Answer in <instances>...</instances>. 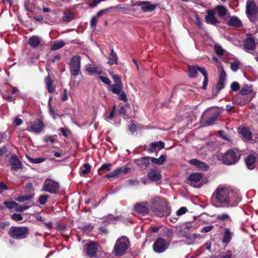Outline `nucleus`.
<instances>
[{"instance_id": "f257e3e1", "label": "nucleus", "mask_w": 258, "mask_h": 258, "mask_svg": "<svg viewBox=\"0 0 258 258\" xmlns=\"http://www.w3.org/2000/svg\"><path fill=\"white\" fill-rule=\"evenodd\" d=\"M211 201L213 205L216 206V204H220V206L224 207L237 206L239 202L238 198H236L235 201L232 202V200L229 196V191L225 187L219 186L213 192ZM218 207V206H217Z\"/></svg>"}, {"instance_id": "f03ea898", "label": "nucleus", "mask_w": 258, "mask_h": 258, "mask_svg": "<svg viewBox=\"0 0 258 258\" xmlns=\"http://www.w3.org/2000/svg\"><path fill=\"white\" fill-rule=\"evenodd\" d=\"M151 208L154 215L159 217H167L171 211V207L168 206L166 200L159 197L152 200Z\"/></svg>"}, {"instance_id": "7ed1b4c3", "label": "nucleus", "mask_w": 258, "mask_h": 258, "mask_svg": "<svg viewBox=\"0 0 258 258\" xmlns=\"http://www.w3.org/2000/svg\"><path fill=\"white\" fill-rule=\"evenodd\" d=\"M167 159L166 154H162L159 158L145 156L139 159H135V163L141 169H146L150 164L151 161L153 164L158 165H162Z\"/></svg>"}, {"instance_id": "20e7f679", "label": "nucleus", "mask_w": 258, "mask_h": 258, "mask_svg": "<svg viewBox=\"0 0 258 258\" xmlns=\"http://www.w3.org/2000/svg\"><path fill=\"white\" fill-rule=\"evenodd\" d=\"M223 109L218 107H212L206 109L202 116V119L205 125H211L218 120L222 113Z\"/></svg>"}, {"instance_id": "39448f33", "label": "nucleus", "mask_w": 258, "mask_h": 258, "mask_svg": "<svg viewBox=\"0 0 258 258\" xmlns=\"http://www.w3.org/2000/svg\"><path fill=\"white\" fill-rule=\"evenodd\" d=\"M229 149L223 154L221 156V161L227 165L235 164L240 159V154L238 150Z\"/></svg>"}, {"instance_id": "423d86ee", "label": "nucleus", "mask_w": 258, "mask_h": 258, "mask_svg": "<svg viewBox=\"0 0 258 258\" xmlns=\"http://www.w3.org/2000/svg\"><path fill=\"white\" fill-rule=\"evenodd\" d=\"M199 71L204 76V81L203 83L202 89L206 90L208 83V73L204 67H200L198 66L188 67V74L190 78H194L197 77L198 72Z\"/></svg>"}, {"instance_id": "0eeeda50", "label": "nucleus", "mask_w": 258, "mask_h": 258, "mask_svg": "<svg viewBox=\"0 0 258 258\" xmlns=\"http://www.w3.org/2000/svg\"><path fill=\"white\" fill-rule=\"evenodd\" d=\"M245 13L251 22L256 23L258 20V8L254 0L247 1Z\"/></svg>"}, {"instance_id": "6e6552de", "label": "nucleus", "mask_w": 258, "mask_h": 258, "mask_svg": "<svg viewBox=\"0 0 258 258\" xmlns=\"http://www.w3.org/2000/svg\"><path fill=\"white\" fill-rule=\"evenodd\" d=\"M9 235L16 239H22L26 238L29 234V229L26 226H12L9 232Z\"/></svg>"}, {"instance_id": "1a4fd4ad", "label": "nucleus", "mask_w": 258, "mask_h": 258, "mask_svg": "<svg viewBox=\"0 0 258 258\" xmlns=\"http://www.w3.org/2000/svg\"><path fill=\"white\" fill-rule=\"evenodd\" d=\"M99 246L97 241L89 240L85 244L83 251L89 258H97Z\"/></svg>"}, {"instance_id": "9d476101", "label": "nucleus", "mask_w": 258, "mask_h": 258, "mask_svg": "<svg viewBox=\"0 0 258 258\" xmlns=\"http://www.w3.org/2000/svg\"><path fill=\"white\" fill-rule=\"evenodd\" d=\"M125 237H121L117 239L114 245L113 251L116 256H121L127 249V241Z\"/></svg>"}, {"instance_id": "9b49d317", "label": "nucleus", "mask_w": 258, "mask_h": 258, "mask_svg": "<svg viewBox=\"0 0 258 258\" xmlns=\"http://www.w3.org/2000/svg\"><path fill=\"white\" fill-rule=\"evenodd\" d=\"M69 66L72 76L76 77L81 74V57L79 55L73 56L70 61Z\"/></svg>"}, {"instance_id": "f8f14e48", "label": "nucleus", "mask_w": 258, "mask_h": 258, "mask_svg": "<svg viewBox=\"0 0 258 258\" xmlns=\"http://www.w3.org/2000/svg\"><path fill=\"white\" fill-rule=\"evenodd\" d=\"M112 78L114 82V84L111 85L108 90L111 91L113 94L119 95L122 91L123 84L119 76L113 75Z\"/></svg>"}, {"instance_id": "ddd939ff", "label": "nucleus", "mask_w": 258, "mask_h": 258, "mask_svg": "<svg viewBox=\"0 0 258 258\" xmlns=\"http://www.w3.org/2000/svg\"><path fill=\"white\" fill-rule=\"evenodd\" d=\"M58 189L59 184L57 182L49 179H46L43 185L42 190L50 194H56Z\"/></svg>"}, {"instance_id": "4468645a", "label": "nucleus", "mask_w": 258, "mask_h": 258, "mask_svg": "<svg viewBox=\"0 0 258 258\" xmlns=\"http://www.w3.org/2000/svg\"><path fill=\"white\" fill-rule=\"evenodd\" d=\"M168 247L166 241L162 237L158 238L153 245V249L156 253L164 252Z\"/></svg>"}, {"instance_id": "2eb2a0df", "label": "nucleus", "mask_w": 258, "mask_h": 258, "mask_svg": "<svg viewBox=\"0 0 258 258\" xmlns=\"http://www.w3.org/2000/svg\"><path fill=\"white\" fill-rule=\"evenodd\" d=\"M44 127V122L42 120L37 119L35 121L30 122V126L27 128L26 130L35 133H39L43 130Z\"/></svg>"}, {"instance_id": "dca6fc26", "label": "nucleus", "mask_w": 258, "mask_h": 258, "mask_svg": "<svg viewBox=\"0 0 258 258\" xmlns=\"http://www.w3.org/2000/svg\"><path fill=\"white\" fill-rule=\"evenodd\" d=\"M243 47L245 51L248 50L253 51L256 48V44L254 38L252 37V35L248 34L246 37L243 41Z\"/></svg>"}, {"instance_id": "f3484780", "label": "nucleus", "mask_w": 258, "mask_h": 258, "mask_svg": "<svg viewBox=\"0 0 258 258\" xmlns=\"http://www.w3.org/2000/svg\"><path fill=\"white\" fill-rule=\"evenodd\" d=\"M207 15L205 16L206 22L207 24L215 25L219 24L220 22L215 17V10L213 9L208 10Z\"/></svg>"}, {"instance_id": "a211bd4d", "label": "nucleus", "mask_w": 258, "mask_h": 258, "mask_svg": "<svg viewBox=\"0 0 258 258\" xmlns=\"http://www.w3.org/2000/svg\"><path fill=\"white\" fill-rule=\"evenodd\" d=\"M252 100L250 97H246L244 95H242L240 94L236 95L233 98V102L234 104L243 106L249 103Z\"/></svg>"}, {"instance_id": "6ab92c4d", "label": "nucleus", "mask_w": 258, "mask_h": 258, "mask_svg": "<svg viewBox=\"0 0 258 258\" xmlns=\"http://www.w3.org/2000/svg\"><path fill=\"white\" fill-rule=\"evenodd\" d=\"M188 163L192 165L195 166L198 169L202 171H207L209 170V167L205 162L201 161L197 159H192L188 161Z\"/></svg>"}, {"instance_id": "aec40b11", "label": "nucleus", "mask_w": 258, "mask_h": 258, "mask_svg": "<svg viewBox=\"0 0 258 258\" xmlns=\"http://www.w3.org/2000/svg\"><path fill=\"white\" fill-rule=\"evenodd\" d=\"M147 176L150 180L153 182L159 181L162 175L160 171L156 169H151L147 173Z\"/></svg>"}, {"instance_id": "412c9836", "label": "nucleus", "mask_w": 258, "mask_h": 258, "mask_svg": "<svg viewBox=\"0 0 258 258\" xmlns=\"http://www.w3.org/2000/svg\"><path fill=\"white\" fill-rule=\"evenodd\" d=\"M130 170V168L127 166L124 167L123 168L122 167L118 168L104 176L105 178H115L117 177L121 173H127Z\"/></svg>"}, {"instance_id": "4be33fe9", "label": "nucleus", "mask_w": 258, "mask_h": 258, "mask_svg": "<svg viewBox=\"0 0 258 258\" xmlns=\"http://www.w3.org/2000/svg\"><path fill=\"white\" fill-rule=\"evenodd\" d=\"M12 170H17L22 168V163L15 154L12 155L9 160Z\"/></svg>"}, {"instance_id": "5701e85b", "label": "nucleus", "mask_w": 258, "mask_h": 258, "mask_svg": "<svg viewBox=\"0 0 258 258\" xmlns=\"http://www.w3.org/2000/svg\"><path fill=\"white\" fill-rule=\"evenodd\" d=\"M256 160V157L254 154L248 155L244 159L247 168L249 170L253 169L255 167Z\"/></svg>"}, {"instance_id": "b1692460", "label": "nucleus", "mask_w": 258, "mask_h": 258, "mask_svg": "<svg viewBox=\"0 0 258 258\" xmlns=\"http://www.w3.org/2000/svg\"><path fill=\"white\" fill-rule=\"evenodd\" d=\"M134 207L135 211L141 215L145 216L149 213V209L144 203H137Z\"/></svg>"}, {"instance_id": "393cba45", "label": "nucleus", "mask_w": 258, "mask_h": 258, "mask_svg": "<svg viewBox=\"0 0 258 258\" xmlns=\"http://www.w3.org/2000/svg\"><path fill=\"white\" fill-rule=\"evenodd\" d=\"M137 5L142 6L141 9L144 12H152L157 7L156 5L150 4L149 2L145 1L137 2Z\"/></svg>"}, {"instance_id": "a878e982", "label": "nucleus", "mask_w": 258, "mask_h": 258, "mask_svg": "<svg viewBox=\"0 0 258 258\" xmlns=\"http://www.w3.org/2000/svg\"><path fill=\"white\" fill-rule=\"evenodd\" d=\"M203 175L201 173H192L188 175L187 179L188 184H192L194 183H198L202 179Z\"/></svg>"}, {"instance_id": "bb28decb", "label": "nucleus", "mask_w": 258, "mask_h": 258, "mask_svg": "<svg viewBox=\"0 0 258 258\" xmlns=\"http://www.w3.org/2000/svg\"><path fill=\"white\" fill-rule=\"evenodd\" d=\"M227 24L229 26H233L236 28H240L242 26V23L236 16H233L230 17L229 20L227 22Z\"/></svg>"}, {"instance_id": "cd10ccee", "label": "nucleus", "mask_w": 258, "mask_h": 258, "mask_svg": "<svg viewBox=\"0 0 258 258\" xmlns=\"http://www.w3.org/2000/svg\"><path fill=\"white\" fill-rule=\"evenodd\" d=\"M165 144L163 142L159 141L158 142H153L150 144L148 151L150 153L154 152L156 149L161 150L164 148Z\"/></svg>"}, {"instance_id": "c85d7f7f", "label": "nucleus", "mask_w": 258, "mask_h": 258, "mask_svg": "<svg viewBox=\"0 0 258 258\" xmlns=\"http://www.w3.org/2000/svg\"><path fill=\"white\" fill-rule=\"evenodd\" d=\"M238 133L247 141H250L252 139V134L247 127H242L239 128Z\"/></svg>"}, {"instance_id": "c756f323", "label": "nucleus", "mask_w": 258, "mask_h": 258, "mask_svg": "<svg viewBox=\"0 0 258 258\" xmlns=\"http://www.w3.org/2000/svg\"><path fill=\"white\" fill-rule=\"evenodd\" d=\"M232 232L228 228H225L223 232V238L222 239V243L226 245L230 243L232 239Z\"/></svg>"}, {"instance_id": "7c9ffc66", "label": "nucleus", "mask_w": 258, "mask_h": 258, "mask_svg": "<svg viewBox=\"0 0 258 258\" xmlns=\"http://www.w3.org/2000/svg\"><path fill=\"white\" fill-rule=\"evenodd\" d=\"M45 83L47 91L50 93H53L54 91L55 88L53 85V81L49 76L45 77Z\"/></svg>"}, {"instance_id": "2f4dec72", "label": "nucleus", "mask_w": 258, "mask_h": 258, "mask_svg": "<svg viewBox=\"0 0 258 258\" xmlns=\"http://www.w3.org/2000/svg\"><path fill=\"white\" fill-rule=\"evenodd\" d=\"M41 42L40 38L37 36H33L29 38L28 43L33 48H36Z\"/></svg>"}, {"instance_id": "473e14b6", "label": "nucleus", "mask_w": 258, "mask_h": 258, "mask_svg": "<svg viewBox=\"0 0 258 258\" xmlns=\"http://www.w3.org/2000/svg\"><path fill=\"white\" fill-rule=\"evenodd\" d=\"M117 58L116 53L114 51L113 49L112 48L111 53L108 57V64L110 66H112L113 64H117Z\"/></svg>"}, {"instance_id": "72a5a7b5", "label": "nucleus", "mask_w": 258, "mask_h": 258, "mask_svg": "<svg viewBox=\"0 0 258 258\" xmlns=\"http://www.w3.org/2000/svg\"><path fill=\"white\" fill-rule=\"evenodd\" d=\"M215 10H216L218 16L222 18L225 17L228 12L227 9L222 5L217 6L215 7Z\"/></svg>"}, {"instance_id": "f704fd0d", "label": "nucleus", "mask_w": 258, "mask_h": 258, "mask_svg": "<svg viewBox=\"0 0 258 258\" xmlns=\"http://www.w3.org/2000/svg\"><path fill=\"white\" fill-rule=\"evenodd\" d=\"M65 45V43L62 40L54 41L50 46L51 50H56L63 47Z\"/></svg>"}, {"instance_id": "c9c22d12", "label": "nucleus", "mask_w": 258, "mask_h": 258, "mask_svg": "<svg viewBox=\"0 0 258 258\" xmlns=\"http://www.w3.org/2000/svg\"><path fill=\"white\" fill-rule=\"evenodd\" d=\"M252 89L251 86L244 85L240 90V94L242 95H246L251 94Z\"/></svg>"}, {"instance_id": "e433bc0d", "label": "nucleus", "mask_w": 258, "mask_h": 258, "mask_svg": "<svg viewBox=\"0 0 258 258\" xmlns=\"http://www.w3.org/2000/svg\"><path fill=\"white\" fill-rule=\"evenodd\" d=\"M112 165L110 163H105L103 164L98 169L99 174H102L103 172L109 171L111 170Z\"/></svg>"}, {"instance_id": "4c0bfd02", "label": "nucleus", "mask_w": 258, "mask_h": 258, "mask_svg": "<svg viewBox=\"0 0 258 258\" xmlns=\"http://www.w3.org/2000/svg\"><path fill=\"white\" fill-rule=\"evenodd\" d=\"M216 219L218 221H220V222H224L226 220L228 221L229 223H231L232 222V220L230 218V216H229L228 214L226 213H223L222 214H219L217 215Z\"/></svg>"}, {"instance_id": "58836bf2", "label": "nucleus", "mask_w": 258, "mask_h": 258, "mask_svg": "<svg viewBox=\"0 0 258 258\" xmlns=\"http://www.w3.org/2000/svg\"><path fill=\"white\" fill-rule=\"evenodd\" d=\"M49 113L50 115L54 119H56L57 117L60 116V115L55 112V109L51 106L50 102L48 103Z\"/></svg>"}, {"instance_id": "ea45409f", "label": "nucleus", "mask_w": 258, "mask_h": 258, "mask_svg": "<svg viewBox=\"0 0 258 258\" xmlns=\"http://www.w3.org/2000/svg\"><path fill=\"white\" fill-rule=\"evenodd\" d=\"M230 68L233 72L237 71L239 69L240 62L238 60L236 59L233 62H230Z\"/></svg>"}, {"instance_id": "a19ab883", "label": "nucleus", "mask_w": 258, "mask_h": 258, "mask_svg": "<svg viewBox=\"0 0 258 258\" xmlns=\"http://www.w3.org/2000/svg\"><path fill=\"white\" fill-rule=\"evenodd\" d=\"M74 18V16L73 13H70L68 14H65L62 18L63 22L66 23H69L73 20Z\"/></svg>"}, {"instance_id": "79ce46f5", "label": "nucleus", "mask_w": 258, "mask_h": 258, "mask_svg": "<svg viewBox=\"0 0 258 258\" xmlns=\"http://www.w3.org/2000/svg\"><path fill=\"white\" fill-rule=\"evenodd\" d=\"M214 51L216 54L219 56H222L224 52V50L218 44L215 45Z\"/></svg>"}, {"instance_id": "37998d69", "label": "nucleus", "mask_w": 258, "mask_h": 258, "mask_svg": "<svg viewBox=\"0 0 258 258\" xmlns=\"http://www.w3.org/2000/svg\"><path fill=\"white\" fill-rule=\"evenodd\" d=\"M33 198V195L28 196H20L17 199V201L19 202H24L26 201L31 200Z\"/></svg>"}, {"instance_id": "c03bdc74", "label": "nucleus", "mask_w": 258, "mask_h": 258, "mask_svg": "<svg viewBox=\"0 0 258 258\" xmlns=\"http://www.w3.org/2000/svg\"><path fill=\"white\" fill-rule=\"evenodd\" d=\"M83 167L85 168L84 169L81 170V174L83 175H86L89 173L91 171V166L89 164L86 163L83 165Z\"/></svg>"}, {"instance_id": "a18cd8bd", "label": "nucleus", "mask_w": 258, "mask_h": 258, "mask_svg": "<svg viewBox=\"0 0 258 258\" xmlns=\"http://www.w3.org/2000/svg\"><path fill=\"white\" fill-rule=\"evenodd\" d=\"M4 204L7 208L11 209L12 208H17L18 206V204L14 201L5 202Z\"/></svg>"}, {"instance_id": "49530a36", "label": "nucleus", "mask_w": 258, "mask_h": 258, "mask_svg": "<svg viewBox=\"0 0 258 258\" xmlns=\"http://www.w3.org/2000/svg\"><path fill=\"white\" fill-rule=\"evenodd\" d=\"M29 160L31 163H32L34 164H39V163L43 162L45 160V159L43 157L36 158H30L29 159Z\"/></svg>"}, {"instance_id": "de8ad7c7", "label": "nucleus", "mask_w": 258, "mask_h": 258, "mask_svg": "<svg viewBox=\"0 0 258 258\" xmlns=\"http://www.w3.org/2000/svg\"><path fill=\"white\" fill-rule=\"evenodd\" d=\"M49 198V196L47 195H42L39 196L38 199V202L41 205H44L48 198Z\"/></svg>"}, {"instance_id": "09e8293b", "label": "nucleus", "mask_w": 258, "mask_h": 258, "mask_svg": "<svg viewBox=\"0 0 258 258\" xmlns=\"http://www.w3.org/2000/svg\"><path fill=\"white\" fill-rule=\"evenodd\" d=\"M230 88L233 91L236 92L240 89V85L236 82H233L231 84Z\"/></svg>"}, {"instance_id": "8fccbe9b", "label": "nucleus", "mask_w": 258, "mask_h": 258, "mask_svg": "<svg viewBox=\"0 0 258 258\" xmlns=\"http://www.w3.org/2000/svg\"><path fill=\"white\" fill-rule=\"evenodd\" d=\"M11 218L13 220L15 221H20L23 220V218L22 216L19 214L14 213L11 216Z\"/></svg>"}, {"instance_id": "3c124183", "label": "nucleus", "mask_w": 258, "mask_h": 258, "mask_svg": "<svg viewBox=\"0 0 258 258\" xmlns=\"http://www.w3.org/2000/svg\"><path fill=\"white\" fill-rule=\"evenodd\" d=\"M98 78L104 84L109 85H111V81L107 77L100 76L98 77Z\"/></svg>"}, {"instance_id": "603ef678", "label": "nucleus", "mask_w": 258, "mask_h": 258, "mask_svg": "<svg viewBox=\"0 0 258 258\" xmlns=\"http://www.w3.org/2000/svg\"><path fill=\"white\" fill-rule=\"evenodd\" d=\"M98 18V17H97L96 15H95L92 17L90 22L91 27L93 28H95L96 27Z\"/></svg>"}, {"instance_id": "864d4df0", "label": "nucleus", "mask_w": 258, "mask_h": 258, "mask_svg": "<svg viewBox=\"0 0 258 258\" xmlns=\"http://www.w3.org/2000/svg\"><path fill=\"white\" fill-rule=\"evenodd\" d=\"M128 130L132 133H135L137 130V127L135 123H134L133 121H132L130 125H128Z\"/></svg>"}, {"instance_id": "5fc2aeb1", "label": "nucleus", "mask_w": 258, "mask_h": 258, "mask_svg": "<svg viewBox=\"0 0 258 258\" xmlns=\"http://www.w3.org/2000/svg\"><path fill=\"white\" fill-rule=\"evenodd\" d=\"M59 130L60 131L62 135L64 137H68L70 134V131L69 129H67V128L62 127L59 128Z\"/></svg>"}, {"instance_id": "6e6d98bb", "label": "nucleus", "mask_w": 258, "mask_h": 258, "mask_svg": "<svg viewBox=\"0 0 258 258\" xmlns=\"http://www.w3.org/2000/svg\"><path fill=\"white\" fill-rule=\"evenodd\" d=\"M119 95L118 99L119 100H122L124 102H126L128 100H127L126 95L124 91H122L120 92V93L119 94V95Z\"/></svg>"}, {"instance_id": "4d7b16f0", "label": "nucleus", "mask_w": 258, "mask_h": 258, "mask_svg": "<svg viewBox=\"0 0 258 258\" xmlns=\"http://www.w3.org/2000/svg\"><path fill=\"white\" fill-rule=\"evenodd\" d=\"M187 211V209L185 207H182L180 208L176 212V215L177 216H181L184 214Z\"/></svg>"}, {"instance_id": "13d9d810", "label": "nucleus", "mask_w": 258, "mask_h": 258, "mask_svg": "<svg viewBox=\"0 0 258 258\" xmlns=\"http://www.w3.org/2000/svg\"><path fill=\"white\" fill-rule=\"evenodd\" d=\"M87 71L90 73H97L98 75L102 73L101 71H97V68L95 67H89L87 68Z\"/></svg>"}, {"instance_id": "bf43d9fd", "label": "nucleus", "mask_w": 258, "mask_h": 258, "mask_svg": "<svg viewBox=\"0 0 258 258\" xmlns=\"http://www.w3.org/2000/svg\"><path fill=\"white\" fill-rule=\"evenodd\" d=\"M225 82L218 80L216 85V89L220 91L224 88Z\"/></svg>"}, {"instance_id": "052dcab7", "label": "nucleus", "mask_w": 258, "mask_h": 258, "mask_svg": "<svg viewBox=\"0 0 258 258\" xmlns=\"http://www.w3.org/2000/svg\"><path fill=\"white\" fill-rule=\"evenodd\" d=\"M118 219V217H115L113 215H109L107 217V221L109 223H113Z\"/></svg>"}, {"instance_id": "680f3d73", "label": "nucleus", "mask_w": 258, "mask_h": 258, "mask_svg": "<svg viewBox=\"0 0 258 258\" xmlns=\"http://www.w3.org/2000/svg\"><path fill=\"white\" fill-rule=\"evenodd\" d=\"M8 152V146L5 145L0 148V156L3 157Z\"/></svg>"}, {"instance_id": "e2e57ef3", "label": "nucleus", "mask_w": 258, "mask_h": 258, "mask_svg": "<svg viewBox=\"0 0 258 258\" xmlns=\"http://www.w3.org/2000/svg\"><path fill=\"white\" fill-rule=\"evenodd\" d=\"M55 136H50L45 137L43 139V141L47 143L48 142H50L52 144L54 143L55 142V139L54 137Z\"/></svg>"}, {"instance_id": "0e129e2a", "label": "nucleus", "mask_w": 258, "mask_h": 258, "mask_svg": "<svg viewBox=\"0 0 258 258\" xmlns=\"http://www.w3.org/2000/svg\"><path fill=\"white\" fill-rule=\"evenodd\" d=\"M112 7H111L110 8H107V9H105L103 10H100L98 12L97 14L96 15L97 16V17H98L99 18V17L102 16L103 15L108 13L109 12V9H112Z\"/></svg>"}, {"instance_id": "69168bd1", "label": "nucleus", "mask_w": 258, "mask_h": 258, "mask_svg": "<svg viewBox=\"0 0 258 258\" xmlns=\"http://www.w3.org/2000/svg\"><path fill=\"white\" fill-rule=\"evenodd\" d=\"M226 76L225 71L222 69L220 72L219 80L225 82Z\"/></svg>"}, {"instance_id": "338daca9", "label": "nucleus", "mask_w": 258, "mask_h": 258, "mask_svg": "<svg viewBox=\"0 0 258 258\" xmlns=\"http://www.w3.org/2000/svg\"><path fill=\"white\" fill-rule=\"evenodd\" d=\"M29 207H30V206L26 205H21V206L18 205V206L16 208L17 211L22 212L24 210H27L28 209H29Z\"/></svg>"}, {"instance_id": "774afa93", "label": "nucleus", "mask_w": 258, "mask_h": 258, "mask_svg": "<svg viewBox=\"0 0 258 258\" xmlns=\"http://www.w3.org/2000/svg\"><path fill=\"white\" fill-rule=\"evenodd\" d=\"M213 228H214V226L213 225L205 226L201 229V232H208L211 231Z\"/></svg>"}]
</instances>
